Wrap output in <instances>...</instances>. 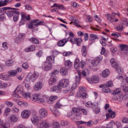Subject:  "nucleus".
Returning <instances> with one entry per match:
<instances>
[{
  "mask_svg": "<svg viewBox=\"0 0 128 128\" xmlns=\"http://www.w3.org/2000/svg\"><path fill=\"white\" fill-rule=\"evenodd\" d=\"M118 73L120 74H121L123 72V70L122 68L120 67L119 66L118 68L116 69Z\"/></svg>",
  "mask_w": 128,
  "mask_h": 128,
  "instance_id": "nucleus-34",
  "label": "nucleus"
},
{
  "mask_svg": "<svg viewBox=\"0 0 128 128\" xmlns=\"http://www.w3.org/2000/svg\"><path fill=\"white\" fill-rule=\"evenodd\" d=\"M63 55L65 56H69L70 55L72 54V53L70 52H64L63 53Z\"/></svg>",
  "mask_w": 128,
  "mask_h": 128,
  "instance_id": "nucleus-56",
  "label": "nucleus"
},
{
  "mask_svg": "<svg viewBox=\"0 0 128 128\" xmlns=\"http://www.w3.org/2000/svg\"><path fill=\"white\" fill-rule=\"evenodd\" d=\"M10 111V109L9 108H7L5 110L4 112L5 115L7 116L9 114V113Z\"/></svg>",
  "mask_w": 128,
  "mask_h": 128,
  "instance_id": "nucleus-46",
  "label": "nucleus"
},
{
  "mask_svg": "<svg viewBox=\"0 0 128 128\" xmlns=\"http://www.w3.org/2000/svg\"><path fill=\"white\" fill-rule=\"evenodd\" d=\"M121 88L124 92L128 93V86L126 83L123 82L121 84Z\"/></svg>",
  "mask_w": 128,
  "mask_h": 128,
  "instance_id": "nucleus-10",
  "label": "nucleus"
},
{
  "mask_svg": "<svg viewBox=\"0 0 128 128\" xmlns=\"http://www.w3.org/2000/svg\"><path fill=\"white\" fill-rule=\"evenodd\" d=\"M112 123H110L107 125V127L104 126L102 128H112Z\"/></svg>",
  "mask_w": 128,
  "mask_h": 128,
  "instance_id": "nucleus-64",
  "label": "nucleus"
},
{
  "mask_svg": "<svg viewBox=\"0 0 128 128\" xmlns=\"http://www.w3.org/2000/svg\"><path fill=\"white\" fill-rule=\"evenodd\" d=\"M31 114L29 110H24L22 112V117L24 118H28Z\"/></svg>",
  "mask_w": 128,
  "mask_h": 128,
  "instance_id": "nucleus-6",
  "label": "nucleus"
},
{
  "mask_svg": "<svg viewBox=\"0 0 128 128\" xmlns=\"http://www.w3.org/2000/svg\"><path fill=\"white\" fill-rule=\"evenodd\" d=\"M29 40L36 44H38L39 43V41L38 40L34 38H30Z\"/></svg>",
  "mask_w": 128,
  "mask_h": 128,
  "instance_id": "nucleus-35",
  "label": "nucleus"
},
{
  "mask_svg": "<svg viewBox=\"0 0 128 128\" xmlns=\"http://www.w3.org/2000/svg\"><path fill=\"white\" fill-rule=\"evenodd\" d=\"M108 20L110 22H113L114 21V20L112 17L111 16L110 14H107L106 15Z\"/></svg>",
  "mask_w": 128,
  "mask_h": 128,
  "instance_id": "nucleus-37",
  "label": "nucleus"
},
{
  "mask_svg": "<svg viewBox=\"0 0 128 128\" xmlns=\"http://www.w3.org/2000/svg\"><path fill=\"white\" fill-rule=\"evenodd\" d=\"M33 100L37 101L40 98V95L38 94H34L32 95Z\"/></svg>",
  "mask_w": 128,
  "mask_h": 128,
  "instance_id": "nucleus-29",
  "label": "nucleus"
},
{
  "mask_svg": "<svg viewBox=\"0 0 128 128\" xmlns=\"http://www.w3.org/2000/svg\"><path fill=\"white\" fill-rule=\"evenodd\" d=\"M2 10H6L8 9H11L12 10H18V8H11L9 7H4L2 8Z\"/></svg>",
  "mask_w": 128,
  "mask_h": 128,
  "instance_id": "nucleus-45",
  "label": "nucleus"
},
{
  "mask_svg": "<svg viewBox=\"0 0 128 128\" xmlns=\"http://www.w3.org/2000/svg\"><path fill=\"white\" fill-rule=\"evenodd\" d=\"M39 114L41 117L44 118L47 115V112L45 109L41 108L39 110Z\"/></svg>",
  "mask_w": 128,
  "mask_h": 128,
  "instance_id": "nucleus-8",
  "label": "nucleus"
},
{
  "mask_svg": "<svg viewBox=\"0 0 128 128\" xmlns=\"http://www.w3.org/2000/svg\"><path fill=\"white\" fill-rule=\"evenodd\" d=\"M81 52L82 56L84 57L86 56L87 53V48L86 46H82Z\"/></svg>",
  "mask_w": 128,
  "mask_h": 128,
  "instance_id": "nucleus-15",
  "label": "nucleus"
},
{
  "mask_svg": "<svg viewBox=\"0 0 128 128\" xmlns=\"http://www.w3.org/2000/svg\"><path fill=\"white\" fill-rule=\"evenodd\" d=\"M44 22L43 20L40 21L38 19L33 20L32 21V22L34 24V26H35L36 27L38 25H41Z\"/></svg>",
  "mask_w": 128,
  "mask_h": 128,
  "instance_id": "nucleus-16",
  "label": "nucleus"
},
{
  "mask_svg": "<svg viewBox=\"0 0 128 128\" xmlns=\"http://www.w3.org/2000/svg\"><path fill=\"white\" fill-rule=\"evenodd\" d=\"M6 19V17L4 14H0V21H2L5 20Z\"/></svg>",
  "mask_w": 128,
  "mask_h": 128,
  "instance_id": "nucleus-54",
  "label": "nucleus"
},
{
  "mask_svg": "<svg viewBox=\"0 0 128 128\" xmlns=\"http://www.w3.org/2000/svg\"><path fill=\"white\" fill-rule=\"evenodd\" d=\"M120 48L121 50L127 51H128V46L126 44H122L120 46Z\"/></svg>",
  "mask_w": 128,
  "mask_h": 128,
  "instance_id": "nucleus-28",
  "label": "nucleus"
},
{
  "mask_svg": "<svg viewBox=\"0 0 128 128\" xmlns=\"http://www.w3.org/2000/svg\"><path fill=\"white\" fill-rule=\"evenodd\" d=\"M42 87V82H38L36 83L34 86V89L36 90H40Z\"/></svg>",
  "mask_w": 128,
  "mask_h": 128,
  "instance_id": "nucleus-9",
  "label": "nucleus"
},
{
  "mask_svg": "<svg viewBox=\"0 0 128 128\" xmlns=\"http://www.w3.org/2000/svg\"><path fill=\"white\" fill-rule=\"evenodd\" d=\"M8 72L10 76H16L17 74V71L14 70H10Z\"/></svg>",
  "mask_w": 128,
  "mask_h": 128,
  "instance_id": "nucleus-23",
  "label": "nucleus"
},
{
  "mask_svg": "<svg viewBox=\"0 0 128 128\" xmlns=\"http://www.w3.org/2000/svg\"><path fill=\"white\" fill-rule=\"evenodd\" d=\"M78 74L76 76V81L78 83L80 80L81 74L80 72H78Z\"/></svg>",
  "mask_w": 128,
  "mask_h": 128,
  "instance_id": "nucleus-39",
  "label": "nucleus"
},
{
  "mask_svg": "<svg viewBox=\"0 0 128 128\" xmlns=\"http://www.w3.org/2000/svg\"><path fill=\"white\" fill-rule=\"evenodd\" d=\"M102 91L105 93H108L110 92V90L108 87L105 86L102 89Z\"/></svg>",
  "mask_w": 128,
  "mask_h": 128,
  "instance_id": "nucleus-36",
  "label": "nucleus"
},
{
  "mask_svg": "<svg viewBox=\"0 0 128 128\" xmlns=\"http://www.w3.org/2000/svg\"><path fill=\"white\" fill-rule=\"evenodd\" d=\"M109 72V71L108 70H105L102 72V76L105 78L107 77L108 76Z\"/></svg>",
  "mask_w": 128,
  "mask_h": 128,
  "instance_id": "nucleus-27",
  "label": "nucleus"
},
{
  "mask_svg": "<svg viewBox=\"0 0 128 128\" xmlns=\"http://www.w3.org/2000/svg\"><path fill=\"white\" fill-rule=\"evenodd\" d=\"M98 104L97 106L96 107H94L93 108V110L95 114H98L100 111V109L98 107Z\"/></svg>",
  "mask_w": 128,
  "mask_h": 128,
  "instance_id": "nucleus-43",
  "label": "nucleus"
},
{
  "mask_svg": "<svg viewBox=\"0 0 128 128\" xmlns=\"http://www.w3.org/2000/svg\"><path fill=\"white\" fill-rule=\"evenodd\" d=\"M98 103L96 102L93 103L91 102H88L85 104L87 108H93L94 107H97Z\"/></svg>",
  "mask_w": 128,
  "mask_h": 128,
  "instance_id": "nucleus-5",
  "label": "nucleus"
},
{
  "mask_svg": "<svg viewBox=\"0 0 128 128\" xmlns=\"http://www.w3.org/2000/svg\"><path fill=\"white\" fill-rule=\"evenodd\" d=\"M10 120L13 122H16L18 119V117L14 114L10 116Z\"/></svg>",
  "mask_w": 128,
  "mask_h": 128,
  "instance_id": "nucleus-20",
  "label": "nucleus"
},
{
  "mask_svg": "<svg viewBox=\"0 0 128 128\" xmlns=\"http://www.w3.org/2000/svg\"><path fill=\"white\" fill-rule=\"evenodd\" d=\"M80 61L78 58H76L75 60L74 67L76 68H77L80 66Z\"/></svg>",
  "mask_w": 128,
  "mask_h": 128,
  "instance_id": "nucleus-32",
  "label": "nucleus"
},
{
  "mask_svg": "<svg viewBox=\"0 0 128 128\" xmlns=\"http://www.w3.org/2000/svg\"><path fill=\"white\" fill-rule=\"evenodd\" d=\"M35 50V46L34 45H32L28 47L25 49L26 52H28L30 51H32Z\"/></svg>",
  "mask_w": 128,
  "mask_h": 128,
  "instance_id": "nucleus-18",
  "label": "nucleus"
},
{
  "mask_svg": "<svg viewBox=\"0 0 128 128\" xmlns=\"http://www.w3.org/2000/svg\"><path fill=\"white\" fill-rule=\"evenodd\" d=\"M76 39L77 40H76V44L78 46H80L81 42H82V38H76Z\"/></svg>",
  "mask_w": 128,
  "mask_h": 128,
  "instance_id": "nucleus-49",
  "label": "nucleus"
},
{
  "mask_svg": "<svg viewBox=\"0 0 128 128\" xmlns=\"http://www.w3.org/2000/svg\"><path fill=\"white\" fill-rule=\"evenodd\" d=\"M42 67L43 70L47 71L51 70L52 68V66L50 63L45 62L43 64Z\"/></svg>",
  "mask_w": 128,
  "mask_h": 128,
  "instance_id": "nucleus-4",
  "label": "nucleus"
},
{
  "mask_svg": "<svg viewBox=\"0 0 128 128\" xmlns=\"http://www.w3.org/2000/svg\"><path fill=\"white\" fill-rule=\"evenodd\" d=\"M108 111L109 112L108 114H106V116L107 118L109 117H111L112 118H114L116 116L115 112H113L110 109H109Z\"/></svg>",
  "mask_w": 128,
  "mask_h": 128,
  "instance_id": "nucleus-11",
  "label": "nucleus"
},
{
  "mask_svg": "<svg viewBox=\"0 0 128 128\" xmlns=\"http://www.w3.org/2000/svg\"><path fill=\"white\" fill-rule=\"evenodd\" d=\"M38 76V74L36 72L32 74L31 73H29L27 75L26 79L27 80L31 81L32 82H34L36 79V78Z\"/></svg>",
  "mask_w": 128,
  "mask_h": 128,
  "instance_id": "nucleus-1",
  "label": "nucleus"
},
{
  "mask_svg": "<svg viewBox=\"0 0 128 128\" xmlns=\"http://www.w3.org/2000/svg\"><path fill=\"white\" fill-rule=\"evenodd\" d=\"M68 70L65 69V67H62L60 69V72L62 75H66L67 74V71Z\"/></svg>",
  "mask_w": 128,
  "mask_h": 128,
  "instance_id": "nucleus-22",
  "label": "nucleus"
},
{
  "mask_svg": "<svg viewBox=\"0 0 128 128\" xmlns=\"http://www.w3.org/2000/svg\"><path fill=\"white\" fill-rule=\"evenodd\" d=\"M31 120L32 123L35 125H37L39 122L38 117L36 115L32 116Z\"/></svg>",
  "mask_w": 128,
  "mask_h": 128,
  "instance_id": "nucleus-7",
  "label": "nucleus"
},
{
  "mask_svg": "<svg viewBox=\"0 0 128 128\" xmlns=\"http://www.w3.org/2000/svg\"><path fill=\"white\" fill-rule=\"evenodd\" d=\"M99 62V61L97 60H94L92 61L91 63L93 66H97Z\"/></svg>",
  "mask_w": 128,
  "mask_h": 128,
  "instance_id": "nucleus-40",
  "label": "nucleus"
},
{
  "mask_svg": "<svg viewBox=\"0 0 128 128\" xmlns=\"http://www.w3.org/2000/svg\"><path fill=\"white\" fill-rule=\"evenodd\" d=\"M53 128H60V126L58 122H55L53 124Z\"/></svg>",
  "mask_w": 128,
  "mask_h": 128,
  "instance_id": "nucleus-44",
  "label": "nucleus"
},
{
  "mask_svg": "<svg viewBox=\"0 0 128 128\" xmlns=\"http://www.w3.org/2000/svg\"><path fill=\"white\" fill-rule=\"evenodd\" d=\"M113 85L112 82L111 81H109L106 84H105V86L108 87H111Z\"/></svg>",
  "mask_w": 128,
  "mask_h": 128,
  "instance_id": "nucleus-47",
  "label": "nucleus"
},
{
  "mask_svg": "<svg viewBox=\"0 0 128 128\" xmlns=\"http://www.w3.org/2000/svg\"><path fill=\"white\" fill-rule=\"evenodd\" d=\"M58 96H51L48 100V102L49 103H50L53 101L56 100L58 98Z\"/></svg>",
  "mask_w": 128,
  "mask_h": 128,
  "instance_id": "nucleus-25",
  "label": "nucleus"
},
{
  "mask_svg": "<svg viewBox=\"0 0 128 128\" xmlns=\"http://www.w3.org/2000/svg\"><path fill=\"white\" fill-rule=\"evenodd\" d=\"M49 127L48 122L47 120L42 121L37 125V128H48Z\"/></svg>",
  "mask_w": 128,
  "mask_h": 128,
  "instance_id": "nucleus-2",
  "label": "nucleus"
},
{
  "mask_svg": "<svg viewBox=\"0 0 128 128\" xmlns=\"http://www.w3.org/2000/svg\"><path fill=\"white\" fill-rule=\"evenodd\" d=\"M46 60L54 63V57L53 56H48L46 58Z\"/></svg>",
  "mask_w": 128,
  "mask_h": 128,
  "instance_id": "nucleus-31",
  "label": "nucleus"
},
{
  "mask_svg": "<svg viewBox=\"0 0 128 128\" xmlns=\"http://www.w3.org/2000/svg\"><path fill=\"white\" fill-rule=\"evenodd\" d=\"M59 72V70H54L53 72L50 74V76L52 77L54 76L56 74H58Z\"/></svg>",
  "mask_w": 128,
  "mask_h": 128,
  "instance_id": "nucleus-38",
  "label": "nucleus"
},
{
  "mask_svg": "<svg viewBox=\"0 0 128 128\" xmlns=\"http://www.w3.org/2000/svg\"><path fill=\"white\" fill-rule=\"evenodd\" d=\"M110 62L112 66L116 69L118 67L119 65L115 61V59L113 58H111L110 60Z\"/></svg>",
  "mask_w": 128,
  "mask_h": 128,
  "instance_id": "nucleus-14",
  "label": "nucleus"
},
{
  "mask_svg": "<svg viewBox=\"0 0 128 128\" xmlns=\"http://www.w3.org/2000/svg\"><path fill=\"white\" fill-rule=\"evenodd\" d=\"M26 9L28 10H32V8L29 5H26L25 6Z\"/></svg>",
  "mask_w": 128,
  "mask_h": 128,
  "instance_id": "nucleus-61",
  "label": "nucleus"
},
{
  "mask_svg": "<svg viewBox=\"0 0 128 128\" xmlns=\"http://www.w3.org/2000/svg\"><path fill=\"white\" fill-rule=\"evenodd\" d=\"M6 13L7 16L9 17H11L13 15L12 11H6Z\"/></svg>",
  "mask_w": 128,
  "mask_h": 128,
  "instance_id": "nucleus-48",
  "label": "nucleus"
},
{
  "mask_svg": "<svg viewBox=\"0 0 128 128\" xmlns=\"http://www.w3.org/2000/svg\"><path fill=\"white\" fill-rule=\"evenodd\" d=\"M52 111L56 116H58L59 115V112L57 110L54 109V110H52Z\"/></svg>",
  "mask_w": 128,
  "mask_h": 128,
  "instance_id": "nucleus-53",
  "label": "nucleus"
},
{
  "mask_svg": "<svg viewBox=\"0 0 128 128\" xmlns=\"http://www.w3.org/2000/svg\"><path fill=\"white\" fill-rule=\"evenodd\" d=\"M90 36L89 40L90 41L97 39L98 38V36L96 35L92 34H90Z\"/></svg>",
  "mask_w": 128,
  "mask_h": 128,
  "instance_id": "nucleus-33",
  "label": "nucleus"
},
{
  "mask_svg": "<svg viewBox=\"0 0 128 128\" xmlns=\"http://www.w3.org/2000/svg\"><path fill=\"white\" fill-rule=\"evenodd\" d=\"M68 41H70L73 44H75L76 42V38H74L73 37H69L67 39Z\"/></svg>",
  "mask_w": 128,
  "mask_h": 128,
  "instance_id": "nucleus-24",
  "label": "nucleus"
},
{
  "mask_svg": "<svg viewBox=\"0 0 128 128\" xmlns=\"http://www.w3.org/2000/svg\"><path fill=\"white\" fill-rule=\"evenodd\" d=\"M34 26V24L32 22H31L30 24L28 25V26L29 28H34V26Z\"/></svg>",
  "mask_w": 128,
  "mask_h": 128,
  "instance_id": "nucleus-63",
  "label": "nucleus"
},
{
  "mask_svg": "<svg viewBox=\"0 0 128 128\" xmlns=\"http://www.w3.org/2000/svg\"><path fill=\"white\" fill-rule=\"evenodd\" d=\"M99 78L96 76H93L91 78V82L94 83H98L99 82Z\"/></svg>",
  "mask_w": 128,
  "mask_h": 128,
  "instance_id": "nucleus-19",
  "label": "nucleus"
},
{
  "mask_svg": "<svg viewBox=\"0 0 128 128\" xmlns=\"http://www.w3.org/2000/svg\"><path fill=\"white\" fill-rule=\"evenodd\" d=\"M68 122L66 121H61V124L62 126H65L67 125Z\"/></svg>",
  "mask_w": 128,
  "mask_h": 128,
  "instance_id": "nucleus-55",
  "label": "nucleus"
},
{
  "mask_svg": "<svg viewBox=\"0 0 128 128\" xmlns=\"http://www.w3.org/2000/svg\"><path fill=\"white\" fill-rule=\"evenodd\" d=\"M116 30L119 32H121L123 30V26L122 25H120L116 27Z\"/></svg>",
  "mask_w": 128,
  "mask_h": 128,
  "instance_id": "nucleus-51",
  "label": "nucleus"
},
{
  "mask_svg": "<svg viewBox=\"0 0 128 128\" xmlns=\"http://www.w3.org/2000/svg\"><path fill=\"white\" fill-rule=\"evenodd\" d=\"M14 64L13 61L11 60H7L6 62V64L8 66H11Z\"/></svg>",
  "mask_w": 128,
  "mask_h": 128,
  "instance_id": "nucleus-30",
  "label": "nucleus"
},
{
  "mask_svg": "<svg viewBox=\"0 0 128 128\" xmlns=\"http://www.w3.org/2000/svg\"><path fill=\"white\" fill-rule=\"evenodd\" d=\"M62 106L60 103V102L58 101V102L55 105V107L56 109L59 108L60 107Z\"/></svg>",
  "mask_w": 128,
  "mask_h": 128,
  "instance_id": "nucleus-50",
  "label": "nucleus"
},
{
  "mask_svg": "<svg viewBox=\"0 0 128 128\" xmlns=\"http://www.w3.org/2000/svg\"><path fill=\"white\" fill-rule=\"evenodd\" d=\"M79 90L81 91L82 92V98H84L86 97V88L84 87H80L79 88Z\"/></svg>",
  "mask_w": 128,
  "mask_h": 128,
  "instance_id": "nucleus-12",
  "label": "nucleus"
},
{
  "mask_svg": "<svg viewBox=\"0 0 128 128\" xmlns=\"http://www.w3.org/2000/svg\"><path fill=\"white\" fill-rule=\"evenodd\" d=\"M68 40L65 38L60 40L58 43V46H64L65 44L67 42Z\"/></svg>",
  "mask_w": 128,
  "mask_h": 128,
  "instance_id": "nucleus-17",
  "label": "nucleus"
},
{
  "mask_svg": "<svg viewBox=\"0 0 128 128\" xmlns=\"http://www.w3.org/2000/svg\"><path fill=\"white\" fill-rule=\"evenodd\" d=\"M56 79L54 78H51L48 80V83L50 84L54 85L56 83Z\"/></svg>",
  "mask_w": 128,
  "mask_h": 128,
  "instance_id": "nucleus-21",
  "label": "nucleus"
},
{
  "mask_svg": "<svg viewBox=\"0 0 128 128\" xmlns=\"http://www.w3.org/2000/svg\"><path fill=\"white\" fill-rule=\"evenodd\" d=\"M64 64L65 69L68 70L70 69L72 65V62L69 60L66 61Z\"/></svg>",
  "mask_w": 128,
  "mask_h": 128,
  "instance_id": "nucleus-13",
  "label": "nucleus"
},
{
  "mask_svg": "<svg viewBox=\"0 0 128 128\" xmlns=\"http://www.w3.org/2000/svg\"><path fill=\"white\" fill-rule=\"evenodd\" d=\"M121 91L120 90L119 88H117L115 90L113 91L112 94L114 95H115L120 92Z\"/></svg>",
  "mask_w": 128,
  "mask_h": 128,
  "instance_id": "nucleus-41",
  "label": "nucleus"
},
{
  "mask_svg": "<svg viewBox=\"0 0 128 128\" xmlns=\"http://www.w3.org/2000/svg\"><path fill=\"white\" fill-rule=\"evenodd\" d=\"M79 22L78 20H75L73 24L75 25V26L79 27H81V26L78 24L79 23Z\"/></svg>",
  "mask_w": 128,
  "mask_h": 128,
  "instance_id": "nucleus-58",
  "label": "nucleus"
},
{
  "mask_svg": "<svg viewBox=\"0 0 128 128\" xmlns=\"http://www.w3.org/2000/svg\"><path fill=\"white\" fill-rule=\"evenodd\" d=\"M7 44V43L6 42H4L2 44L3 47L5 49H6L8 48Z\"/></svg>",
  "mask_w": 128,
  "mask_h": 128,
  "instance_id": "nucleus-62",
  "label": "nucleus"
},
{
  "mask_svg": "<svg viewBox=\"0 0 128 128\" xmlns=\"http://www.w3.org/2000/svg\"><path fill=\"white\" fill-rule=\"evenodd\" d=\"M43 52L42 50H40L38 52L36 53V55L40 57L42 56Z\"/></svg>",
  "mask_w": 128,
  "mask_h": 128,
  "instance_id": "nucleus-57",
  "label": "nucleus"
},
{
  "mask_svg": "<svg viewBox=\"0 0 128 128\" xmlns=\"http://www.w3.org/2000/svg\"><path fill=\"white\" fill-rule=\"evenodd\" d=\"M69 84V80L68 79H62L59 82L58 86L60 87H65L68 86Z\"/></svg>",
  "mask_w": 128,
  "mask_h": 128,
  "instance_id": "nucleus-3",
  "label": "nucleus"
},
{
  "mask_svg": "<svg viewBox=\"0 0 128 128\" xmlns=\"http://www.w3.org/2000/svg\"><path fill=\"white\" fill-rule=\"evenodd\" d=\"M80 111H81L85 115H87L88 112L86 110L83 109L81 107V109L80 110Z\"/></svg>",
  "mask_w": 128,
  "mask_h": 128,
  "instance_id": "nucleus-59",
  "label": "nucleus"
},
{
  "mask_svg": "<svg viewBox=\"0 0 128 128\" xmlns=\"http://www.w3.org/2000/svg\"><path fill=\"white\" fill-rule=\"evenodd\" d=\"M22 66L24 69H26L28 67V64L26 62H24L22 64Z\"/></svg>",
  "mask_w": 128,
  "mask_h": 128,
  "instance_id": "nucleus-52",
  "label": "nucleus"
},
{
  "mask_svg": "<svg viewBox=\"0 0 128 128\" xmlns=\"http://www.w3.org/2000/svg\"><path fill=\"white\" fill-rule=\"evenodd\" d=\"M25 34H24L20 33L18 36V37L20 40L23 39L25 37Z\"/></svg>",
  "mask_w": 128,
  "mask_h": 128,
  "instance_id": "nucleus-42",
  "label": "nucleus"
},
{
  "mask_svg": "<svg viewBox=\"0 0 128 128\" xmlns=\"http://www.w3.org/2000/svg\"><path fill=\"white\" fill-rule=\"evenodd\" d=\"M81 109V107L80 106L78 107L77 108L74 107L72 108V111L75 113L79 112Z\"/></svg>",
  "mask_w": 128,
  "mask_h": 128,
  "instance_id": "nucleus-26",
  "label": "nucleus"
},
{
  "mask_svg": "<svg viewBox=\"0 0 128 128\" xmlns=\"http://www.w3.org/2000/svg\"><path fill=\"white\" fill-rule=\"evenodd\" d=\"M19 16L17 15H15L14 16L13 18V20L14 21H17L18 18Z\"/></svg>",
  "mask_w": 128,
  "mask_h": 128,
  "instance_id": "nucleus-60",
  "label": "nucleus"
}]
</instances>
